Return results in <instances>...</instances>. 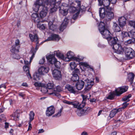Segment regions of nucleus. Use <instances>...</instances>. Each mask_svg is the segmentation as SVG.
Instances as JSON below:
<instances>
[{
  "instance_id": "f257e3e1",
  "label": "nucleus",
  "mask_w": 135,
  "mask_h": 135,
  "mask_svg": "<svg viewBox=\"0 0 135 135\" xmlns=\"http://www.w3.org/2000/svg\"><path fill=\"white\" fill-rule=\"evenodd\" d=\"M54 54L59 58L66 61H70L71 59H72L76 61L80 62V61L84 59L83 57L80 56H78V57L74 56L73 55V52L70 51L67 53V57H65L64 55L59 51H55Z\"/></svg>"
},
{
  "instance_id": "f03ea898",
  "label": "nucleus",
  "mask_w": 135,
  "mask_h": 135,
  "mask_svg": "<svg viewBox=\"0 0 135 135\" xmlns=\"http://www.w3.org/2000/svg\"><path fill=\"white\" fill-rule=\"evenodd\" d=\"M109 44L113 46V49L118 54H122L123 52L124 48L121 45L117 43L118 39L116 37H112L110 36L107 39Z\"/></svg>"
},
{
  "instance_id": "7ed1b4c3",
  "label": "nucleus",
  "mask_w": 135,
  "mask_h": 135,
  "mask_svg": "<svg viewBox=\"0 0 135 135\" xmlns=\"http://www.w3.org/2000/svg\"><path fill=\"white\" fill-rule=\"evenodd\" d=\"M49 70V68L46 67L41 66L38 69V72L35 73L33 75V79L37 81L39 80L40 75H44L47 73Z\"/></svg>"
},
{
  "instance_id": "20e7f679",
  "label": "nucleus",
  "mask_w": 135,
  "mask_h": 135,
  "mask_svg": "<svg viewBox=\"0 0 135 135\" xmlns=\"http://www.w3.org/2000/svg\"><path fill=\"white\" fill-rule=\"evenodd\" d=\"M105 26L104 22H101L98 26L99 30L103 37L107 39L110 36L111 33L108 29L105 28Z\"/></svg>"
},
{
  "instance_id": "39448f33",
  "label": "nucleus",
  "mask_w": 135,
  "mask_h": 135,
  "mask_svg": "<svg viewBox=\"0 0 135 135\" xmlns=\"http://www.w3.org/2000/svg\"><path fill=\"white\" fill-rule=\"evenodd\" d=\"M49 3L47 6L48 8L50 7V14L54 13L56 12L58 8H60L61 6L60 2H58L56 3V0H49Z\"/></svg>"
},
{
  "instance_id": "423d86ee",
  "label": "nucleus",
  "mask_w": 135,
  "mask_h": 135,
  "mask_svg": "<svg viewBox=\"0 0 135 135\" xmlns=\"http://www.w3.org/2000/svg\"><path fill=\"white\" fill-rule=\"evenodd\" d=\"M46 58L48 62L51 64H54L56 67L59 68L60 65V62L57 61L54 55H52L46 56Z\"/></svg>"
},
{
  "instance_id": "0eeeda50",
  "label": "nucleus",
  "mask_w": 135,
  "mask_h": 135,
  "mask_svg": "<svg viewBox=\"0 0 135 135\" xmlns=\"http://www.w3.org/2000/svg\"><path fill=\"white\" fill-rule=\"evenodd\" d=\"M125 53L126 57L128 59H132L135 56L134 51L130 48H126L125 50Z\"/></svg>"
},
{
  "instance_id": "6e6552de",
  "label": "nucleus",
  "mask_w": 135,
  "mask_h": 135,
  "mask_svg": "<svg viewBox=\"0 0 135 135\" xmlns=\"http://www.w3.org/2000/svg\"><path fill=\"white\" fill-rule=\"evenodd\" d=\"M93 80V79L92 80H90L88 79L84 80L85 84H86V85H85L84 89L85 92H88L91 89L94 84Z\"/></svg>"
},
{
  "instance_id": "1a4fd4ad",
  "label": "nucleus",
  "mask_w": 135,
  "mask_h": 135,
  "mask_svg": "<svg viewBox=\"0 0 135 135\" xmlns=\"http://www.w3.org/2000/svg\"><path fill=\"white\" fill-rule=\"evenodd\" d=\"M99 4L100 6L103 5L107 10H112L113 8L109 7V6L110 2L109 0H103L102 1L100 0H98Z\"/></svg>"
},
{
  "instance_id": "9d476101",
  "label": "nucleus",
  "mask_w": 135,
  "mask_h": 135,
  "mask_svg": "<svg viewBox=\"0 0 135 135\" xmlns=\"http://www.w3.org/2000/svg\"><path fill=\"white\" fill-rule=\"evenodd\" d=\"M15 44L13 45L12 47V49L10 51L11 52H15L18 51V50L20 47V41L18 39H17L15 41Z\"/></svg>"
},
{
  "instance_id": "9b49d317",
  "label": "nucleus",
  "mask_w": 135,
  "mask_h": 135,
  "mask_svg": "<svg viewBox=\"0 0 135 135\" xmlns=\"http://www.w3.org/2000/svg\"><path fill=\"white\" fill-rule=\"evenodd\" d=\"M30 39L31 41H34L36 43V48L37 50L38 49L37 46V44H38L39 38L37 34H35L34 35L32 34H30L29 35Z\"/></svg>"
},
{
  "instance_id": "f8f14e48",
  "label": "nucleus",
  "mask_w": 135,
  "mask_h": 135,
  "mask_svg": "<svg viewBox=\"0 0 135 135\" xmlns=\"http://www.w3.org/2000/svg\"><path fill=\"white\" fill-rule=\"evenodd\" d=\"M55 112V109L53 106H51L47 108L46 112V115L49 117Z\"/></svg>"
},
{
  "instance_id": "ddd939ff",
  "label": "nucleus",
  "mask_w": 135,
  "mask_h": 135,
  "mask_svg": "<svg viewBox=\"0 0 135 135\" xmlns=\"http://www.w3.org/2000/svg\"><path fill=\"white\" fill-rule=\"evenodd\" d=\"M49 0H37L35 3V4H38L39 6H42V7H44L47 6L49 3Z\"/></svg>"
},
{
  "instance_id": "4468645a",
  "label": "nucleus",
  "mask_w": 135,
  "mask_h": 135,
  "mask_svg": "<svg viewBox=\"0 0 135 135\" xmlns=\"http://www.w3.org/2000/svg\"><path fill=\"white\" fill-rule=\"evenodd\" d=\"M72 105L74 108H77L78 109H81L84 107L85 103L83 102L80 103L78 101H75L73 102Z\"/></svg>"
},
{
  "instance_id": "2eb2a0df",
  "label": "nucleus",
  "mask_w": 135,
  "mask_h": 135,
  "mask_svg": "<svg viewBox=\"0 0 135 135\" xmlns=\"http://www.w3.org/2000/svg\"><path fill=\"white\" fill-rule=\"evenodd\" d=\"M48 7H44L40 13V16L41 18H43L46 17L47 15L48 10Z\"/></svg>"
},
{
  "instance_id": "dca6fc26",
  "label": "nucleus",
  "mask_w": 135,
  "mask_h": 135,
  "mask_svg": "<svg viewBox=\"0 0 135 135\" xmlns=\"http://www.w3.org/2000/svg\"><path fill=\"white\" fill-rule=\"evenodd\" d=\"M128 88V86H123L118 88L115 90V93H124L126 92Z\"/></svg>"
},
{
  "instance_id": "f3484780",
  "label": "nucleus",
  "mask_w": 135,
  "mask_h": 135,
  "mask_svg": "<svg viewBox=\"0 0 135 135\" xmlns=\"http://www.w3.org/2000/svg\"><path fill=\"white\" fill-rule=\"evenodd\" d=\"M60 39V37L58 35L53 34L51 35L50 37H49L45 41L52 40L58 41Z\"/></svg>"
},
{
  "instance_id": "a211bd4d",
  "label": "nucleus",
  "mask_w": 135,
  "mask_h": 135,
  "mask_svg": "<svg viewBox=\"0 0 135 135\" xmlns=\"http://www.w3.org/2000/svg\"><path fill=\"white\" fill-rule=\"evenodd\" d=\"M52 74L53 77L56 79H59L61 78V75L60 71L55 69L53 70Z\"/></svg>"
},
{
  "instance_id": "6ab92c4d",
  "label": "nucleus",
  "mask_w": 135,
  "mask_h": 135,
  "mask_svg": "<svg viewBox=\"0 0 135 135\" xmlns=\"http://www.w3.org/2000/svg\"><path fill=\"white\" fill-rule=\"evenodd\" d=\"M84 84V81L81 80L78 81L76 84L77 89L78 90H80L83 88Z\"/></svg>"
},
{
  "instance_id": "aec40b11",
  "label": "nucleus",
  "mask_w": 135,
  "mask_h": 135,
  "mask_svg": "<svg viewBox=\"0 0 135 135\" xmlns=\"http://www.w3.org/2000/svg\"><path fill=\"white\" fill-rule=\"evenodd\" d=\"M68 20L67 18H65L64 21L61 24L60 28V30L61 31H63L64 29L65 28L66 26L68 23Z\"/></svg>"
},
{
  "instance_id": "412c9836",
  "label": "nucleus",
  "mask_w": 135,
  "mask_h": 135,
  "mask_svg": "<svg viewBox=\"0 0 135 135\" xmlns=\"http://www.w3.org/2000/svg\"><path fill=\"white\" fill-rule=\"evenodd\" d=\"M34 85L36 86L41 87V91L43 93V91H47V90L44 86L45 84H42L41 83L38 82H36L34 84Z\"/></svg>"
},
{
  "instance_id": "4be33fe9",
  "label": "nucleus",
  "mask_w": 135,
  "mask_h": 135,
  "mask_svg": "<svg viewBox=\"0 0 135 135\" xmlns=\"http://www.w3.org/2000/svg\"><path fill=\"white\" fill-rule=\"evenodd\" d=\"M106 10L105 8L104 7L101 8L99 9V14L100 17L102 18H103L106 15V13H107Z\"/></svg>"
},
{
  "instance_id": "5701e85b",
  "label": "nucleus",
  "mask_w": 135,
  "mask_h": 135,
  "mask_svg": "<svg viewBox=\"0 0 135 135\" xmlns=\"http://www.w3.org/2000/svg\"><path fill=\"white\" fill-rule=\"evenodd\" d=\"M119 25L121 27H122L126 23V19L124 17H122L118 19Z\"/></svg>"
},
{
  "instance_id": "b1692460",
  "label": "nucleus",
  "mask_w": 135,
  "mask_h": 135,
  "mask_svg": "<svg viewBox=\"0 0 135 135\" xmlns=\"http://www.w3.org/2000/svg\"><path fill=\"white\" fill-rule=\"evenodd\" d=\"M54 84L53 83H48L47 85L45 84V87L46 88L47 90V91H43V93H47L48 92V89H51L53 88L54 87Z\"/></svg>"
},
{
  "instance_id": "393cba45",
  "label": "nucleus",
  "mask_w": 135,
  "mask_h": 135,
  "mask_svg": "<svg viewBox=\"0 0 135 135\" xmlns=\"http://www.w3.org/2000/svg\"><path fill=\"white\" fill-rule=\"evenodd\" d=\"M110 11L109 9L106 10V16L109 20L113 19L114 17V13L112 12L111 11Z\"/></svg>"
},
{
  "instance_id": "a878e982",
  "label": "nucleus",
  "mask_w": 135,
  "mask_h": 135,
  "mask_svg": "<svg viewBox=\"0 0 135 135\" xmlns=\"http://www.w3.org/2000/svg\"><path fill=\"white\" fill-rule=\"evenodd\" d=\"M59 11L60 13L64 16H66L68 14V11L67 9H64L62 6L60 7Z\"/></svg>"
},
{
  "instance_id": "bb28decb",
  "label": "nucleus",
  "mask_w": 135,
  "mask_h": 135,
  "mask_svg": "<svg viewBox=\"0 0 135 135\" xmlns=\"http://www.w3.org/2000/svg\"><path fill=\"white\" fill-rule=\"evenodd\" d=\"M120 109H114L110 112L109 116L112 118L118 112H120Z\"/></svg>"
},
{
  "instance_id": "cd10ccee",
  "label": "nucleus",
  "mask_w": 135,
  "mask_h": 135,
  "mask_svg": "<svg viewBox=\"0 0 135 135\" xmlns=\"http://www.w3.org/2000/svg\"><path fill=\"white\" fill-rule=\"evenodd\" d=\"M122 94V93H110L106 98L107 99L112 100L114 99L115 95L116 96H119Z\"/></svg>"
},
{
  "instance_id": "c85d7f7f",
  "label": "nucleus",
  "mask_w": 135,
  "mask_h": 135,
  "mask_svg": "<svg viewBox=\"0 0 135 135\" xmlns=\"http://www.w3.org/2000/svg\"><path fill=\"white\" fill-rule=\"evenodd\" d=\"M132 97V95L129 94L128 95H126L122 98V101L125 102H128L130 100L129 98Z\"/></svg>"
},
{
  "instance_id": "c756f323",
  "label": "nucleus",
  "mask_w": 135,
  "mask_h": 135,
  "mask_svg": "<svg viewBox=\"0 0 135 135\" xmlns=\"http://www.w3.org/2000/svg\"><path fill=\"white\" fill-rule=\"evenodd\" d=\"M134 76V75L132 73H129L128 75V80L130 81L131 83L133 82Z\"/></svg>"
},
{
  "instance_id": "7c9ffc66",
  "label": "nucleus",
  "mask_w": 135,
  "mask_h": 135,
  "mask_svg": "<svg viewBox=\"0 0 135 135\" xmlns=\"http://www.w3.org/2000/svg\"><path fill=\"white\" fill-rule=\"evenodd\" d=\"M23 69L24 71L27 72V75L28 76V78H30V79H31L32 78L31 77V75L30 73L29 70V68L28 66H24L23 68Z\"/></svg>"
},
{
  "instance_id": "2f4dec72",
  "label": "nucleus",
  "mask_w": 135,
  "mask_h": 135,
  "mask_svg": "<svg viewBox=\"0 0 135 135\" xmlns=\"http://www.w3.org/2000/svg\"><path fill=\"white\" fill-rule=\"evenodd\" d=\"M13 117H14L13 119L15 120H17L18 119L19 117V111L17 110L12 115Z\"/></svg>"
},
{
  "instance_id": "473e14b6",
  "label": "nucleus",
  "mask_w": 135,
  "mask_h": 135,
  "mask_svg": "<svg viewBox=\"0 0 135 135\" xmlns=\"http://www.w3.org/2000/svg\"><path fill=\"white\" fill-rule=\"evenodd\" d=\"M65 88L67 89L70 92L75 93V92L73 88L69 85H67L65 86Z\"/></svg>"
},
{
  "instance_id": "72a5a7b5",
  "label": "nucleus",
  "mask_w": 135,
  "mask_h": 135,
  "mask_svg": "<svg viewBox=\"0 0 135 135\" xmlns=\"http://www.w3.org/2000/svg\"><path fill=\"white\" fill-rule=\"evenodd\" d=\"M19 51V50H18V51L15 52H11L12 53L11 55L14 58L17 59H19L20 58V56L17 54Z\"/></svg>"
},
{
  "instance_id": "f704fd0d",
  "label": "nucleus",
  "mask_w": 135,
  "mask_h": 135,
  "mask_svg": "<svg viewBox=\"0 0 135 135\" xmlns=\"http://www.w3.org/2000/svg\"><path fill=\"white\" fill-rule=\"evenodd\" d=\"M113 28L116 32H118L120 31V28L118 25L115 23H114L113 26Z\"/></svg>"
},
{
  "instance_id": "c9c22d12",
  "label": "nucleus",
  "mask_w": 135,
  "mask_h": 135,
  "mask_svg": "<svg viewBox=\"0 0 135 135\" xmlns=\"http://www.w3.org/2000/svg\"><path fill=\"white\" fill-rule=\"evenodd\" d=\"M79 65L80 66H82L83 67H85L87 68H90L92 70L93 69L90 68V66H89L88 64L86 62H80L79 63Z\"/></svg>"
},
{
  "instance_id": "e433bc0d",
  "label": "nucleus",
  "mask_w": 135,
  "mask_h": 135,
  "mask_svg": "<svg viewBox=\"0 0 135 135\" xmlns=\"http://www.w3.org/2000/svg\"><path fill=\"white\" fill-rule=\"evenodd\" d=\"M72 80L73 81H76L79 79V77L78 75L77 74H73V76L71 77Z\"/></svg>"
},
{
  "instance_id": "4c0bfd02",
  "label": "nucleus",
  "mask_w": 135,
  "mask_h": 135,
  "mask_svg": "<svg viewBox=\"0 0 135 135\" xmlns=\"http://www.w3.org/2000/svg\"><path fill=\"white\" fill-rule=\"evenodd\" d=\"M40 6L38 4H35V2L33 7V10L35 12H37L39 10Z\"/></svg>"
},
{
  "instance_id": "58836bf2",
  "label": "nucleus",
  "mask_w": 135,
  "mask_h": 135,
  "mask_svg": "<svg viewBox=\"0 0 135 135\" xmlns=\"http://www.w3.org/2000/svg\"><path fill=\"white\" fill-rule=\"evenodd\" d=\"M41 19H41L39 16L33 20L35 23H37V24L39 23L40 22H44L45 20H42Z\"/></svg>"
},
{
  "instance_id": "ea45409f",
  "label": "nucleus",
  "mask_w": 135,
  "mask_h": 135,
  "mask_svg": "<svg viewBox=\"0 0 135 135\" xmlns=\"http://www.w3.org/2000/svg\"><path fill=\"white\" fill-rule=\"evenodd\" d=\"M35 55V53L33 52L32 56H31V57L30 58V62H29L28 61H26V60H24L25 64L26 65H28L29 64H30L33 58L34 57V56Z\"/></svg>"
},
{
  "instance_id": "a19ab883",
  "label": "nucleus",
  "mask_w": 135,
  "mask_h": 135,
  "mask_svg": "<svg viewBox=\"0 0 135 135\" xmlns=\"http://www.w3.org/2000/svg\"><path fill=\"white\" fill-rule=\"evenodd\" d=\"M30 120L29 122H31L34 119V113L32 111L30 112L29 114Z\"/></svg>"
},
{
  "instance_id": "79ce46f5",
  "label": "nucleus",
  "mask_w": 135,
  "mask_h": 135,
  "mask_svg": "<svg viewBox=\"0 0 135 135\" xmlns=\"http://www.w3.org/2000/svg\"><path fill=\"white\" fill-rule=\"evenodd\" d=\"M129 105V104L127 103V102H124L122 104V107L119 108V109H120V111H121L123 110L126 108Z\"/></svg>"
},
{
  "instance_id": "37998d69",
  "label": "nucleus",
  "mask_w": 135,
  "mask_h": 135,
  "mask_svg": "<svg viewBox=\"0 0 135 135\" xmlns=\"http://www.w3.org/2000/svg\"><path fill=\"white\" fill-rule=\"evenodd\" d=\"M37 27L41 30H44L45 28V25L44 24L38 23L37 25Z\"/></svg>"
},
{
  "instance_id": "c03bdc74",
  "label": "nucleus",
  "mask_w": 135,
  "mask_h": 135,
  "mask_svg": "<svg viewBox=\"0 0 135 135\" xmlns=\"http://www.w3.org/2000/svg\"><path fill=\"white\" fill-rule=\"evenodd\" d=\"M121 35L123 38H124L126 37L129 36V35L128 33L125 31L122 32Z\"/></svg>"
},
{
  "instance_id": "a18cd8bd",
  "label": "nucleus",
  "mask_w": 135,
  "mask_h": 135,
  "mask_svg": "<svg viewBox=\"0 0 135 135\" xmlns=\"http://www.w3.org/2000/svg\"><path fill=\"white\" fill-rule=\"evenodd\" d=\"M54 90L55 91L61 92L62 91L63 89L60 86H58L54 88Z\"/></svg>"
},
{
  "instance_id": "49530a36",
  "label": "nucleus",
  "mask_w": 135,
  "mask_h": 135,
  "mask_svg": "<svg viewBox=\"0 0 135 135\" xmlns=\"http://www.w3.org/2000/svg\"><path fill=\"white\" fill-rule=\"evenodd\" d=\"M69 65L71 70L74 69L76 66V65L74 62H71Z\"/></svg>"
},
{
  "instance_id": "de8ad7c7",
  "label": "nucleus",
  "mask_w": 135,
  "mask_h": 135,
  "mask_svg": "<svg viewBox=\"0 0 135 135\" xmlns=\"http://www.w3.org/2000/svg\"><path fill=\"white\" fill-rule=\"evenodd\" d=\"M63 108H61L60 110H59V112H58V113L55 114L54 116L53 117H59L61 115V112L63 110Z\"/></svg>"
},
{
  "instance_id": "09e8293b",
  "label": "nucleus",
  "mask_w": 135,
  "mask_h": 135,
  "mask_svg": "<svg viewBox=\"0 0 135 135\" xmlns=\"http://www.w3.org/2000/svg\"><path fill=\"white\" fill-rule=\"evenodd\" d=\"M81 96L83 98V100H86L87 99H89L90 98L91 96V95L89 94H89H87L86 95H81Z\"/></svg>"
},
{
  "instance_id": "8fccbe9b",
  "label": "nucleus",
  "mask_w": 135,
  "mask_h": 135,
  "mask_svg": "<svg viewBox=\"0 0 135 135\" xmlns=\"http://www.w3.org/2000/svg\"><path fill=\"white\" fill-rule=\"evenodd\" d=\"M92 110V108L90 107L85 108L84 109H82V111L83 112L87 113V112L91 111Z\"/></svg>"
},
{
  "instance_id": "3c124183",
  "label": "nucleus",
  "mask_w": 135,
  "mask_h": 135,
  "mask_svg": "<svg viewBox=\"0 0 135 135\" xmlns=\"http://www.w3.org/2000/svg\"><path fill=\"white\" fill-rule=\"evenodd\" d=\"M76 112L78 115L80 116H81L82 114L85 113V112H83L82 111V109L80 110V109L77 110Z\"/></svg>"
},
{
  "instance_id": "603ef678",
  "label": "nucleus",
  "mask_w": 135,
  "mask_h": 135,
  "mask_svg": "<svg viewBox=\"0 0 135 135\" xmlns=\"http://www.w3.org/2000/svg\"><path fill=\"white\" fill-rule=\"evenodd\" d=\"M133 43L132 40L129 39L126 41L124 42V44L126 45H128L129 44H131Z\"/></svg>"
},
{
  "instance_id": "864d4df0",
  "label": "nucleus",
  "mask_w": 135,
  "mask_h": 135,
  "mask_svg": "<svg viewBox=\"0 0 135 135\" xmlns=\"http://www.w3.org/2000/svg\"><path fill=\"white\" fill-rule=\"evenodd\" d=\"M38 16V14L36 13H33L31 15V17L33 20H34Z\"/></svg>"
},
{
  "instance_id": "5fc2aeb1",
  "label": "nucleus",
  "mask_w": 135,
  "mask_h": 135,
  "mask_svg": "<svg viewBox=\"0 0 135 135\" xmlns=\"http://www.w3.org/2000/svg\"><path fill=\"white\" fill-rule=\"evenodd\" d=\"M49 95H52L53 96H55L57 98H60L61 97V95L60 93H49Z\"/></svg>"
},
{
  "instance_id": "6e6d98bb",
  "label": "nucleus",
  "mask_w": 135,
  "mask_h": 135,
  "mask_svg": "<svg viewBox=\"0 0 135 135\" xmlns=\"http://www.w3.org/2000/svg\"><path fill=\"white\" fill-rule=\"evenodd\" d=\"M129 25L135 28V21H129Z\"/></svg>"
},
{
  "instance_id": "4d7b16f0",
  "label": "nucleus",
  "mask_w": 135,
  "mask_h": 135,
  "mask_svg": "<svg viewBox=\"0 0 135 135\" xmlns=\"http://www.w3.org/2000/svg\"><path fill=\"white\" fill-rule=\"evenodd\" d=\"M45 61V57H43L42 59H40L39 61V64H43L44 63Z\"/></svg>"
},
{
  "instance_id": "13d9d810",
  "label": "nucleus",
  "mask_w": 135,
  "mask_h": 135,
  "mask_svg": "<svg viewBox=\"0 0 135 135\" xmlns=\"http://www.w3.org/2000/svg\"><path fill=\"white\" fill-rule=\"evenodd\" d=\"M70 9L71 10V12H75L77 11L76 8L74 7H71Z\"/></svg>"
},
{
  "instance_id": "bf43d9fd",
  "label": "nucleus",
  "mask_w": 135,
  "mask_h": 135,
  "mask_svg": "<svg viewBox=\"0 0 135 135\" xmlns=\"http://www.w3.org/2000/svg\"><path fill=\"white\" fill-rule=\"evenodd\" d=\"M56 26L53 25L49 27V29L52 30H54L56 29Z\"/></svg>"
},
{
  "instance_id": "052dcab7",
  "label": "nucleus",
  "mask_w": 135,
  "mask_h": 135,
  "mask_svg": "<svg viewBox=\"0 0 135 135\" xmlns=\"http://www.w3.org/2000/svg\"><path fill=\"white\" fill-rule=\"evenodd\" d=\"M73 102H70L66 100H65L64 101V103L69 105H72Z\"/></svg>"
},
{
  "instance_id": "680f3d73",
  "label": "nucleus",
  "mask_w": 135,
  "mask_h": 135,
  "mask_svg": "<svg viewBox=\"0 0 135 135\" xmlns=\"http://www.w3.org/2000/svg\"><path fill=\"white\" fill-rule=\"evenodd\" d=\"M79 12H77L74 15L73 17V19L74 20H75L76 19L77 17L78 16V15L79 14Z\"/></svg>"
},
{
  "instance_id": "e2e57ef3",
  "label": "nucleus",
  "mask_w": 135,
  "mask_h": 135,
  "mask_svg": "<svg viewBox=\"0 0 135 135\" xmlns=\"http://www.w3.org/2000/svg\"><path fill=\"white\" fill-rule=\"evenodd\" d=\"M79 70L78 69H76L74 70V74H77L78 75V74L79 73Z\"/></svg>"
},
{
  "instance_id": "0e129e2a",
  "label": "nucleus",
  "mask_w": 135,
  "mask_h": 135,
  "mask_svg": "<svg viewBox=\"0 0 135 135\" xmlns=\"http://www.w3.org/2000/svg\"><path fill=\"white\" fill-rule=\"evenodd\" d=\"M31 123V122H28L29 126L27 131L31 130L32 129V125Z\"/></svg>"
},
{
  "instance_id": "69168bd1",
  "label": "nucleus",
  "mask_w": 135,
  "mask_h": 135,
  "mask_svg": "<svg viewBox=\"0 0 135 135\" xmlns=\"http://www.w3.org/2000/svg\"><path fill=\"white\" fill-rule=\"evenodd\" d=\"M110 2L112 4L115 3L116 2L117 0H109Z\"/></svg>"
},
{
  "instance_id": "338daca9",
  "label": "nucleus",
  "mask_w": 135,
  "mask_h": 135,
  "mask_svg": "<svg viewBox=\"0 0 135 135\" xmlns=\"http://www.w3.org/2000/svg\"><path fill=\"white\" fill-rule=\"evenodd\" d=\"M2 87H3L5 89L6 88V86L4 84H2L0 85V88Z\"/></svg>"
},
{
  "instance_id": "774afa93",
  "label": "nucleus",
  "mask_w": 135,
  "mask_h": 135,
  "mask_svg": "<svg viewBox=\"0 0 135 135\" xmlns=\"http://www.w3.org/2000/svg\"><path fill=\"white\" fill-rule=\"evenodd\" d=\"M19 95L20 96L23 98L25 96V94L23 93H19Z\"/></svg>"
}]
</instances>
